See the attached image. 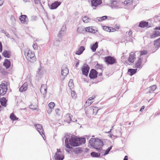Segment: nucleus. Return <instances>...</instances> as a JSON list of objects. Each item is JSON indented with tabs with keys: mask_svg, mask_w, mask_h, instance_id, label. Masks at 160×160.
<instances>
[{
	"mask_svg": "<svg viewBox=\"0 0 160 160\" xmlns=\"http://www.w3.org/2000/svg\"><path fill=\"white\" fill-rule=\"evenodd\" d=\"M154 45L155 47L157 48L160 47V38L154 42Z\"/></svg>",
	"mask_w": 160,
	"mask_h": 160,
	"instance_id": "obj_31",
	"label": "nucleus"
},
{
	"mask_svg": "<svg viewBox=\"0 0 160 160\" xmlns=\"http://www.w3.org/2000/svg\"><path fill=\"white\" fill-rule=\"evenodd\" d=\"M90 145L97 150H100L103 145V142L99 138H91L89 140Z\"/></svg>",
	"mask_w": 160,
	"mask_h": 160,
	"instance_id": "obj_2",
	"label": "nucleus"
},
{
	"mask_svg": "<svg viewBox=\"0 0 160 160\" xmlns=\"http://www.w3.org/2000/svg\"><path fill=\"white\" fill-rule=\"evenodd\" d=\"M148 24V22L142 21L140 22L139 23V26L143 28L147 27Z\"/></svg>",
	"mask_w": 160,
	"mask_h": 160,
	"instance_id": "obj_25",
	"label": "nucleus"
},
{
	"mask_svg": "<svg viewBox=\"0 0 160 160\" xmlns=\"http://www.w3.org/2000/svg\"><path fill=\"white\" fill-rule=\"evenodd\" d=\"M160 36V32L158 31H155L153 32L151 35V38H154Z\"/></svg>",
	"mask_w": 160,
	"mask_h": 160,
	"instance_id": "obj_21",
	"label": "nucleus"
},
{
	"mask_svg": "<svg viewBox=\"0 0 160 160\" xmlns=\"http://www.w3.org/2000/svg\"><path fill=\"white\" fill-rule=\"evenodd\" d=\"M53 109L49 108L47 110V112L48 114L51 113Z\"/></svg>",
	"mask_w": 160,
	"mask_h": 160,
	"instance_id": "obj_48",
	"label": "nucleus"
},
{
	"mask_svg": "<svg viewBox=\"0 0 160 160\" xmlns=\"http://www.w3.org/2000/svg\"><path fill=\"white\" fill-rule=\"evenodd\" d=\"M68 116V118H69V119L70 120H71V117H70V116Z\"/></svg>",
	"mask_w": 160,
	"mask_h": 160,
	"instance_id": "obj_58",
	"label": "nucleus"
},
{
	"mask_svg": "<svg viewBox=\"0 0 160 160\" xmlns=\"http://www.w3.org/2000/svg\"><path fill=\"white\" fill-rule=\"evenodd\" d=\"M92 6L96 7L102 3V0H92L91 1Z\"/></svg>",
	"mask_w": 160,
	"mask_h": 160,
	"instance_id": "obj_16",
	"label": "nucleus"
},
{
	"mask_svg": "<svg viewBox=\"0 0 160 160\" xmlns=\"http://www.w3.org/2000/svg\"><path fill=\"white\" fill-rule=\"evenodd\" d=\"M68 73V70L67 68V65H63L62 68V75L64 76H66Z\"/></svg>",
	"mask_w": 160,
	"mask_h": 160,
	"instance_id": "obj_11",
	"label": "nucleus"
},
{
	"mask_svg": "<svg viewBox=\"0 0 160 160\" xmlns=\"http://www.w3.org/2000/svg\"><path fill=\"white\" fill-rule=\"evenodd\" d=\"M89 68L87 65H84L82 68V74L85 76H87L89 72Z\"/></svg>",
	"mask_w": 160,
	"mask_h": 160,
	"instance_id": "obj_13",
	"label": "nucleus"
},
{
	"mask_svg": "<svg viewBox=\"0 0 160 160\" xmlns=\"http://www.w3.org/2000/svg\"><path fill=\"white\" fill-rule=\"evenodd\" d=\"M91 155L92 157H97L100 156V154L99 153L92 152L91 153Z\"/></svg>",
	"mask_w": 160,
	"mask_h": 160,
	"instance_id": "obj_35",
	"label": "nucleus"
},
{
	"mask_svg": "<svg viewBox=\"0 0 160 160\" xmlns=\"http://www.w3.org/2000/svg\"><path fill=\"white\" fill-rule=\"evenodd\" d=\"M108 136L110 137L111 138H112V135H108Z\"/></svg>",
	"mask_w": 160,
	"mask_h": 160,
	"instance_id": "obj_56",
	"label": "nucleus"
},
{
	"mask_svg": "<svg viewBox=\"0 0 160 160\" xmlns=\"http://www.w3.org/2000/svg\"><path fill=\"white\" fill-rule=\"evenodd\" d=\"M157 86L156 85H154L153 86H152L150 87V89L152 91H154L156 88Z\"/></svg>",
	"mask_w": 160,
	"mask_h": 160,
	"instance_id": "obj_45",
	"label": "nucleus"
},
{
	"mask_svg": "<svg viewBox=\"0 0 160 160\" xmlns=\"http://www.w3.org/2000/svg\"><path fill=\"white\" fill-rule=\"evenodd\" d=\"M28 85L27 83L25 82L20 88L19 91L20 92L25 91L28 89Z\"/></svg>",
	"mask_w": 160,
	"mask_h": 160,
	"instance_id": "obj_20",
	"label": "nucleus"
},
{
	"mask_svg": "<svg viewBox=\"0 0 160 160\" xmlns=\"http://www.w3.org/2000/svg\"><path fill=\"white\" fill-rule=\"evenodd\" d=\"M128 34L130 35H132V31H130L129 32H128Z\"/></svg>",
	"mask_w": 160,
	"mask_h": 160,
	"instance_id": "obj_53",
	"label": "nucleus"
},
{
	"mask_svg": "<svg viewBox=\"0 0 160 160\" xmlns=\"http://www.w3.org/2000/svg\"><path fill=\"white\" fill-rule=\"evenodd\" d=\"M102 73H100L99 74V75L100 76H102Z\"/></svg>",
	"mask_w": 160,
	"mask_h": 160,
	"instance_id": "obj_57",
	"label": "nucleus"
},
{
	"mask_svg": "<svg viewBox=\"0 0 160 160\" xmlns=\"http://www.w3.org/2000/svg\"><path fill=\"white\" fill-rule=\"evenodd\" d=\"M147 60V58L145 57H144V58L142 59L141 58H139L138 62L136 64V67L137 68H141L142 66V64L145 63Z\"/></svg>",
	"mask_w": 160,
	"mask_h": 160,
	"instance_id": "obj_8",
	"label": "nucleus"
},
{
	"mask_svg": "<svg viewBox=\"0 0 160 160\" xmlns=\"http://www.w3.org/2000/svg\"><path fill=\"white\" fill-rule=\"evenodd\" d=\"M31 106V107H30V108H32V109H34V108H32L31 107H32V106Z\"/></svg>",
	"mask_w": 160,
	"mask_h": 160,
	"instance_id": "obj_60",
	"label": "nucleus"
},
{
	"mask_svg": "<svg viewBox=\"0 0 160 160\" xmlns=\"http://www.w3.org/2000/svg\"><path fill=\"white\" fill-rule=\"evenodd\" d=\"M95 68L97 69H102L103 68V66L102 64L97 63L95 66Z\"/></svg>",
	"mask_w": 160,
	"mask_h": 160,
	"instance_id": "obj_36",
	"label": "nucleus"
},
{
	"mask_svg": "<svg viewBox=\"0 0 160 160\" xmlns=\"http://www.w3.org/2000/svg\"><path fill=\"white\" fill-rule=\"evenodd\" d=\"M135 56V54L134 52H131L128 59V61L131 63H133L136 59Z\"/></svg>",
	"mask_w": 160,
	"mask_h": 160,
	"instance_id": "obj_12",
	"label": "nucleus"
},
{
	"mask_svg": "<svg viewBox=\"0 0 160 160\" xmlns=\"http://www.w3.org/2000/svg\"><path fill=\"white\" fill-rule=\"evenodd\" d=\"M69 143L68 142V140L67 138L65 141V144L67 148H71V146H78L80 144L84 143L86 139L84 138H78L76 137H72L69 139Z\"/></svg>",
	"mask_w": 160,
	"mask_h": 160,
	"instance_id": "obj_1",
	"label": "nucleus"
},
{
	"mask_svg": "<svg viewBox=\"0 0 160 160\" xmlns=\"http://www.w3.org/2000/svg\"><path fill=\"white\" fill-rule=\"evenodd\" d=\"M19 19L22 24H27L28 23V18L26 15H21L19 17Z\"/></svg>",
	"mask_w": 160,
	"mask_h": 160,
	"instance_id": "obj_9",
	"label": "nucleus"
},
{
	"mask_svg": "<svg viewBox=\"0 0 160 160\" xmlns=\"http://www.w3.org/2000/svg\"><path fill=\"white\" fill-rule=\"evenodd\" d=\"M145 107L144 106H142L140 109V111H142V110L144 109Z\"/></svg>",
	"mask_w": 160,
	"mask_h": 160,
	"instance_id": "obj_51",
	"label": "nucleus"
},
{
	"mask_svg": "<svg viewBox=\"0 0 160 160\" xmlns=\"http://www.w3.org/2000/svg\"><path fill=\"white\" fill-rule=\"evenodd\" d=\"M55 105V103L53 102H51L48 104V106L49 108L53 109Z\"/></svg>",
	"mask_w": 160,
	"mask_h": 160,
	"instance_id": "obj_37",
	"label": "nucleus"
},
{
	"mask_svg": "<svg viewBox=\"0 0 160 160\" xmlns=\"http://www.w3.org/2000/svg\"><path fill=\"white\" fill-rule=\"evenodd\" d=\"M61 4L60 2L58 1H55L52 3L49 6V7L51 9H54L57 8L58 6Z\"/></svg>",
	"mask_w": 160,
	"mask_h": 160,
	"instance_id": "obj_14",
	"label": "nucleus"
},
{
	"mask_svg": "<svg viewBox=\"0 0 160 160\" xmlns=\"http://www.w3.org/2000/svg\"><path fill=\"white\" fill-rule=\"evenodd\" d=\"M2 55L5 57L9 58L11 56V52L9 51H5L3 52Z\"/></svg>",
	"mask_w": 160,
	"mask_h": 160,
	"instance_id": "obj_30",
	"label": "nucleus"
},
{
	"mask_svg": "<svg viewBox=\"0 0 160 160\" xmlns=\"http://www.w3.org/2000/svg\"><path fill=\"white\" fill-rule=\"evenodd\" d=\"M92 112V114L96 115L98 110V108L97 107L93 106L90 108Z\"/></svg>",
	"mask_w": 160,
	"mask_h": 160,
	"instance_id": "obj_23",
	"label": "nucleus"
},
{
	"mask_svg": "<svg viewBox=\"0 0 160 160\" xmlns=\"http://www.w3.org/2000/svg\"><path fill=\"white\" fill-rule=\"evenodd\" d=\"M103 29L107 32H114L116 31V29L111 27H109L107 26H103L102 27Z\"/></svg>",
	"mask_w": 160,
	"mask_h": 160,
	"instance_id": "obj_19",
	"label": "nucleus"
},
{
	"mask_svg": "<svg viewBox=\"0 0 160 160\" xmlns=\"http://www.w3.org/2000/svg\"><path fill=\"white\" fill-rule=\"evenodd\" d=\"M56 114L58 116H60L61 114V111L59 108H56L55 110Z\"/></svg>",
	"mask_w": 160,
	"mask_h": 160,
	"instance_id": "obj_42",
	"label": "nucleus"
},
{
	"mask_svg": "<svg viewBox=\"0 0 160 160\" xmlns=\"http://www.w3.org/2000/svg\"><path fill=\"white\" fill-rule=\"evenodd\" d=\"M104 59L105 62L108 64H113L116 63L115 58L110 56L105 57Z\"/></svg>",
	"mask_w": 160,
	"mask_h": 160,
	"instance_id": "obj_6",
	"label": "nucleus"
},
{
	"mask_svg": "<svg viewBox=\"0 0 160 160\" xmlns=\"http://www.w3.org/2000/svg\"><path fill=\"white\" fill-rule=\"evenodd\" d=\"M95 97V96L94 95L92 96V97L89 98L86 101V103H88V104L89 105H90L93 103V102L92 101V100L94 99Z\"/></svg>",
	"mask_w": 160,
	"mask_h": 160,
	"instance_id": "obj_27",
	"label": "nucleus"
},
{
	"mask_svg": "<svg viewBox=\"0 0 160 160\" xmlns=\"http://www.w3.org/2000/svg\"><path fill=\"white\" fill-rule=\"evenodd\" d=\"M24 55L26 59L31 62H34L36 61V58L34 53L28 48L25 50Z\"/></svg>",
	"mask_w": 160,
	"mask_h": 160,
	"instance_id": "obj_3",
	"label": "nucleus"
},
{
	"mask_svg": "<svg viewBox=\"0 0 160 160\" xmlns=\"http://www.w3.org/2000/svg\"><path fill=\"white\" fill-rule=\"evenodd\" d=\"M84 30V28L82 27H79L77 29L78 32L79 33H82Z\"/></svg>",
	"mask_w": 160,
	"mask_h": 160,
	"instance_id": "obj_41",
	"label": "nucleus"
},
{
	"mask_svg": "<svg viewBox=\"0 0 160 160\" xmlns=\"http://www.w3.org/2000/svg\"><path fill=\"white\" fill-rule=\"evenodd\" d=\"M54 158L55 160H63L64 159V155L60 149H57V152L54 155Z\"/></svg>",
	"mask_w": 160,
	"mask_h": 160,
	"instance_id": "obj_5",
	"label": "nucleus"
},
{
	"mask_svg": "<svg viewBox=\"0 0 160 160\" xmlns=\"http://www.w3.org/2000/svg\"><path fill=\"white\" fill-rule=\"evenodd\" d=\"M85 49L84 47L81 46L78 48V50L76 51L75 54L77 55H80L82 53Z\"/></svg>",
	"mask_w": 160,
	"mask_h": 160,
	"instance_id": "obj_22",
	"label": "nucleus"
},
{
	"mask_svg": "<svg viewBox=\"0 0 160 160\" xmlns=\"http://www.w3.org/2000/svg\"><path fill=\"white\" fill-rule=\"evenodd\" d=\"M4 2V0H0V6H2Z\"/></svg>",
	"mask_w": 160,
	"mask_h": 160,
	"instance_id": "obj_49",
	"label": "nucleus"
},
{
	"mask_svg": "<svg viewBox=\"0 0 160 160\" xmlns=\"http://www.w3.org/2000/svg\"><path fill=\"white\" fill-rule=\"evenodd\" d=\"M33 47L34 49H37L38 48V46L37 44L34 43L33 45Z\"/></svg>",
	"mask_w": 160,
	"mask_h": 160,
	"instance_id": "obj_46",
	"label": "nucleus"
},
{
	"mask_svg": "<svg viewBox=\"0 0 160 160\" xmlns=\"http://www.w3.org/2000/svg\"><path fill=\"white\" fill-rule=\"evenodd\" d=\"M40 91L43 95L46 94L47 92V85L46 84L42 85L41 87Z\"/></svg>",
	"mask_w": 160,
	"mask_h": 160,
	"instance_id": "obj_18",
	"label": "nucleus"
},
{
	"mask_svg": "<svg viewBox=\"0 0 160 160\" xmlns=\"http://www.w3.org/2000/svg\"><path fill=\"white\" fill-rule=\"evenodd\" d=\"M155 29H158V30H160V27H156V28H155Z\"/></svg>",
	"mask_w": 160,
	"mask_h": 160,
	"instance_id": "obj_55",
	"label": "nucleus"
},
{
	"mask_svg": "<svg viewBox=\"0 0 160 160\" xmlns=\"http://www.w3.org/2000/svg\"><path fill=\"white\" fill-rule=\"evenodd\" d=\"M136 53H138V52H136Z\"/></svg>",
	"mask_w": 160,
	"mask_h": 160,
	"instance_id": "obj_62",
	"label": "nucleus"
},
{
	"mask_svg": "<svg viewBox=\"0 0 160 160\" xmlns=\"http://www.w3.org/2000/svg\"><path fill=\"white\" fill-rule=\"evenodd\" d=\"M10 118L13 121L18 120V118H17L13 113L11 114Z\"/></svg>",
	"mask_w": 160,
	"mask_h": 160,
	"instance_id": "obj_33",
	"label": "nucleus"
},
{
	"mask_svg": "<svg viewBox=\"0 0 160 160\" xmlns=\"http://www.w3.org/2000/svg\"><path fill=\"white\" fill-rule=\"evenodd\" d=\"M123 160H128V157L127 156L125 157Z\"/></svg>",
	"mask_w": 160,
	"mask_h": 160,
	"instance_id": "obj_52",
	"label": "nucleus"
},
{
	"mask_svg": "<svg viewBox=\"0 0 160 160\" xmlns=\"http://www.w3.org/2000/svg\"><path fill=\"white\" fill-rule=\"evenodd\" d=\"M2 51V43L1 42H0V52H1Z\"/></svg>",
	"mask_w": 160,
	"mask_h": 160,
	"instance_id": "obj_50",
	"label": "nucleus"
},
{
	"mask_svg": "<svg viewBox=\"0 0 160 160\" xmlns=\"http://www.w3.org/2000/svg\"><path fill=\"white\" fill-rule=\"evenodd\" d=\"M35 126L37 131L42 137H43V135L44 136L43 129L42 125L39 124H35Z\"/></svg>",
	"mask_w": 160,
	"mask_h": 160,
	"instance_id": "obj_10",
	"label": "nucleus"
},
{
	"mask_svg": "<svg viewBox=\"0 0 160 160\" xmlns=\"http://www.w3.org/2000/svg\"><path fill=\"white\" fill-rule=\"evenodd\" d=\"M114 29H116V31H118L120 29V26L118 25H116Z\"/></svg>",
	"mask_w": 160,
	"mask_h": 160,
	"instance_id": "obj_47",
	"label": "nucleus"
},
{
	"mask_svg": "<svg viewBox=\"0 0 160 160\" xmlns=\"http://www.w3.org/2000/svg\"><path fill=\"white\" fill-rule=\"evenodd\" d=\"M8 90V86L4 83H2L0 85V96L5 95Z\"/></svg>",
	"mask_w": 160,
	"mask_h": 160,
	"instance_id": "obj_7",
	"label": "nucleus"
},
{
	"mask_svg": "<svg viewBox=\"0 0 160 160\" xmlns=\"http://www.w3.org/2000/svg\"><path fill=\"white\" fill-rule=\"evenodd\" d=\"M83 21L85 23H88L89 21V18L87 16H84L82 18Z\"/></svg>",
	"mask_w": 160,
	"mask_h": 160,
	"instance_id": "obj_38",
	"label": "nucleus"
},
{
	"mask_svg": "<svg viewBox=\"0 0 160 160\" xmlns=\"http://www.w3.org/2000/svg\"><path fill=\"white\" fill-rule=\"evenodd\" d=\"M1 56H0V60L1 59Z\"/></svg>",
	"mask_w": 160,
	"mask_h": 160,
	"instance_id": "obj_61",
	"label": "nucleus"
},
{
	"mask_svg": "<svg viewBox=\"0 0 160 160\" xmlns=\"http://www.w3.org/2000/svg\"><path fill=\"white\" fill-rule=\"evenodd\" d=\"M132 3V2L130 0H126L124 2H123V4L122 5V7L125 4H130Z\"/></svg>",
	"mask_w": 160,
	"mask_h": 160,
	"instance_id": "obj_40",
	"label": "nucleus"
},
{
	"mask_svg": "<svg viewBox=\"0 0 160 160\" xmlns=\"http://www.w3.org/2000/svg\"><path fill=\"white\" fill-rule=\"evenodd\" d=\"M79 62H77L76 63V67H78L79 65Z\"/></svg>",
	"mask_w": 160,
	"mask_h": 160,
	"instance_id": "obj_54",
	"label": "nucleus"
},
{
	"mask_svg": "<svg viewBox=\"0 0 160 160\" xmlns=\"http://www.w3.org/2000/svg\"><path fill=\"white\" fill-rule=\"evenodd\" d=\"M0 102L2 106H6V100L4 98H2L0 99Z\"/></svg>",
	"mask_w": 160,
	"mask_h": 160,
	"instance_id": "obj_32",
	"label": "nucleus"
},
{
	"mask_svg": "<svg viewBox=\"0 0 160 160\" xmlns=\"http://www.w3.org/2000/svg\"><path fill=\"white\" fill-rule=\"evenodd\" d=\"M137 70V69H130L128 71V74L130 76H132L136 73Z\"/></svg>",
	"mask_w": 160,
	"mask_h": 160,
	"instance_id": "obj_29",
	"label": "nucleus"
},
{
	"mask_svg": "<svg viewBox=\"0 0 160 160\" xmlns=\"http://www.w3.org/2000/svg\"><path fill=\"white\" fill-rule=\"evenodd\" d=\"M85 31L86 32L92 33H95L98 31L94 29L92 27H88L85 28Z\"/></svg>",
	"mask_w": 160,
	"mask_h": 160,
	"instance_id": "obj_17",
	"label": "nucleus"
},
{
	"mask_svg": "<svg viewBox=\"0 0 160 160\" xmlns=\"http://www.w3.org/2000/svg\"><path fill=\"white\" fill-rule=\"evenodd\" d=\"M112 146H111L110 147H109L105 151V153L104 154V155H106L110 151V150L112 149Z\"/></svg>",
	"mask_w": 160,
	"mask_h": 160,
	"instance_id": "obj_44",
	"label": "nucleus"
},
{
	"mask_svg": "<svg viewBox=\"0 0 160 160\" xmlns=\"http://www.w3.org/2000/svg\"><path fill=\"white\" fill-rule=\"evenodd\" d=\"M107 18V16H104L98 18H97L98 20L100 22L106 19Z\"/></svg>",
	"mask_w": 160,
	"mask_h": 160,
	"instance_id": "obj_39",
	"label": "nucleus"
},
{
	"mask_svg": "<svg viewBox=\"0 0 160 160\" xmlns=\"http://www.w3.org/2000/svg\"><path fill=\"white\" fill-rule=\"evenodd\" d=\"M2 108V107L0 106V111L1 110V109Z\"/></svg>",
	"mask_w": 160,
	"mask_h": 160,
	"instance_id": "obj_59",
	"label": "nucleus"
},
{
	"mask_svg": "<svg viewBox=\"0 0 160 160\" xmlns=\"http://www.w3.org/2000/svg\"><path fill=\"white\" fill-rule=\"evenodd\" d=\"M3 65L8 68H9L11 65V62L8 59H6L3 63Z\"/></svg>",
	"mask_w": 160,
	"mask_h": 160,
	"instance_id": "obj_26",
	"label": "nucleus"
},
{
	"mask_svg": "<svg viewBox=\"0 0 160 160\" xmlns=\"http://www.w3.org/2000/svg\"><path fill=\"white\" fill-rule=\"evenodd\" d=\"M148 53V51L146 50H143L140 52V58H141L142 59H144V57L146 58L145 55Z\"/></svg>",
	"mask_w": 160,
	"mask_h": 160,
	"instance_id": "obj_24",
	"label": "nucleus"
},
{
	"mask_svg": "<svg viewBox=\"0 0 160 160\" xmlns=\"http://www.w3.org/2000/svg\"><path fill=\"white\" fill-rule=\"evenodd\" d=\"M123 2L120 1V0H112L111 6L112 8H118L122 7Z\"/></svg>",
	"mask_w": 160,
	"mask_h": 160,
	"instance_id": "obj_4",
	"label": "nucleus"
},
{
	"mask_svg": "<svg viewBox=\"0 0 160 160\" xmlns=\"http://www.w3.org/2000/svg\"><path fill=\"white\" fill-rule=\"evenodd\" d=\"M97 74L98 73L96 70L92 69L91 71L89 73V77L91 78H97Z\"/></svg>",
	"mask_w": 160,
	"mask_h": 160,
	"instance_id": "obj_15",
	"label": "nucleus"
},
{
	"mask_svg": "<svg viewBox=\"0 0 160 160\" xmlns=\"http://www.w3.org/2000/svg\"><path fill=\"white\" fill-rule=\"evenodd\" d=\"M72 97L73 98H75L77 97V94L75 92L72 91L71 92Z\"/></svg>",
	"mask_w": 160,
	"mask_h": 160,
	"instance_id": "obj_43",
	"label": "nucleus"
},
{
	"mask_svg": "<svg viewBox=\"0 0 160 160\" xmlns=\"http://www.w3.org/2000/svg\"><path fill=\"white\" fill-rule=\"evenodd\" d=\"M68 86L71 89H72L73 88L74 84L73 82V81L72 79H71L70 80L69 82L68 83Z\"/></svg>",
	"mask_w": 160,
	"mask_h": 160,
	"instance_id": "obj_34",
	"label": "nucleus"
},
{
	"mask_svg": "<svg viewBox=\"0 0 160 160\" xmlns=\"http://www.w3.org/2000/svg\"><path fill=\"white\" fill-rule=\"evenodd\" d=\"M98 47V43L97 42H96L91 47V48L92 52H94L96 51Z\"/></svg>",
	"mask_w": 160,
	"mask_h": 160,
	"instance_id": "obj_28",
	"label": "nucleus"
}]
</instances>
